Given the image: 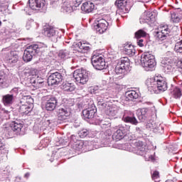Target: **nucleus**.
Segmentation results:
<instances>
[{
  "label": "nucleus",
  "mask_w": 182,
  "mask_h": 182,
  "mask_svg": "<svg viewBox=\"0 0 182 182\" xmlns=\"http://www.w3.org/2000/svg\"><path fill=\"white\" fill-rule=\"evenodd\" d=\"M45 109L47 112H53L59 105V98L55 95H47L43 97Z\"/></svg>",
  "instance_id": "nucleus-5"
},
{
  "label": "nucleus",
  "mask_w": 182,
  "mask_h": 182,
  "mask_svg": "<svg viewBox=\"0 0 182 182\" xmlns=\"http://www.w3.org/2000/svg\"><path fill=\"white\" fill-rule=\"evenodd\" d=\"M71 1L72 0H67L63 3L61 6L62 12L70 14V12L73 11V6H75V4H72Z\"/></svg>",
  "instance_id": "nucleus-27"
},
{
  "label": "nucleus",
  "mask_w": 182,
  "mask_h": 182,
  "mask_svg": "<svg viewBox=\"0 0 182 182\" xmlns=\"http://www.w3.org/2000/svg\"><path fill=\"white\" fill-rule=\"evenodd\" d=\"M2 112H3V113H6V114L9 113V111L5 110V109H2V106L0 104V114H1V113H2Z\"/></svg>",
  "instance_id": "nucleus-59"
},
{
  "label": "nucleus",
  "mask_w": 182,
  "mask_h": 182,
  "mask_svg": "<svg viewBox=\"0 0 182 182\" xmlns=\"http://www.w3.org/2000/svg\"><path fill=\"white\" fill-rule=\"evenodd\" d=\"M73 106L72 102H65L57 110V117L58 120H66L69 116H70V107Z\"/></svg>",
  "instance_id": "nucleus-6"
},
{
  "label": "nucleus",
  "mask_w": 182,
  "mask_h": 182,
  "mask_svg": "<svg viewBox=\"0 0 182 182\" xmlns=\"http://www.w3.org/2000/svg\"><path fill=\"white\" fill-rule=\"evenodd\" d=\"M50 144V138L49 137L44 138L40 142V144H41L43 147H48V146H49Z\"/></svg>",
  "instance_id": "nucleus-43"
},
{
  "label": "nucleus",
  "mask_w": 182,
  "mask_h": 182,
  "mask_svg": "<svg viewBox=\"0 0 182 182\" xmlns=\"http://www.w3.org/2000/svg\"><path fill=\"white\" fill-rule=\"evenodd\" d=\"M63 77H65V74L62 71L50 72V75L48 77V86L59 85L63 80Z\"/></svg>",
  "instance_id": "nucleus-10"
},
{
  "label": "nucleus",
  "mask_w": 182,
  "mask_h": 182,
  "mask_svg": "<svg viewBox=\"0 0 182 182\" xmlns=\"http://www.w3.org/2000/svg\"><path fill=\"white\" fill-rule=\"evenodd\" d=\"M48 46L43 43H38V44H31L28 46L24 50L23 55V60L24 62H31L35 55L41 52H43V49H46Z\"/></svg>",
  "instance_id": "nucleus-2"
},
{
  "label": "nucleus",
  "mask_w": 182,
  "mask_h": 182,
  "mask_svg": "<svg viewBox=\"0 0 182 182\" xmlns=\"http://www.w3.org/2000/svg\"><path fill=\"white\" fill-rule=\"evenodd\" d=\"M59 0H51L50 4L51 5H53V4H56L57 2H58Z\"/></svg>",
  "instance_id": "nucleus-61"
},
{
  "label": "nucleus",
  "mask_w": 182,
  "mask_h": 182,
  "mask_svg": "<svg viewBox=\"0 0 182 182\" xmlns=\"http://www.w3.org/2000/svg\"><path fill=\"white\" fill-rule=\"evenodd\" d=\"M146 85L151 93H163L167 90V82L162 77H153L146 80Z\"/></svg>",
  "instance_id": "nucleus-1"
},
{
  "label": "nucleus",
  "mask_w": 182,
  "mask_h": 182,
  "mask_svg": "<svg viewBox=\"0 0 182 182\" xmlns=\"http://www.w3.org/2000/svg\"><path fill=\"white\" fill-rule=\"evenodd\" d=\"M28 4L33 11H41V9H43L46 1L45 0H28Z\"/></svg>",
  "instance_id": "nucleus-17"
},
{
  "label": "nucleus",
  "mask_w": 182,
  "mask_h": 182,
  "mask_svg": "<svg viewBox=\"0 0 182 182\" xmlns=\"http://www.w3.org/2000/svg\"><path fill=\"white\" fill-rule=\"evenodd\" d=\"M174 50L176 53L182 54V40L176 43Z\"/></svg>",
  "instance_id": "nucleus-41"
},
{
  "label": "nucleus",
  "mask_w": 182,
  "mask_h": 182,
  "mask_svg": "<svg viewBox=\"0 0 182 182\" xmlns=\"http://www.w3.org/2000/svg\"><path fill=\"white\" fill-rule=\"evenodd\" d=\"M106 134H102V137L104 139V141H102V143H106L105 144H107L109 143V135L105 138Z\"/></svg>",
  "instance_id": "nucleus-55"
},
{
  "label": "nucleus",
  "mask_w": 182,
  "mask_h": 182,
  "mask_svg": "<svg viewBox=\"0 0 182 182\" xmlns=\"http://www.w3.org/2000/svg\"><path fill=\"white\" fill-rule=\"evenodd\" d=\"M161 66L164 68L165 73H170L174 70V64L169 58H165L161 61Z\"/></svg>",
  "instance_id": "nucleus-20"
},
{
  "label": "nucleus",
  "mask_w": 182,
  "mask_h": 182,
  "mask_svg": "<svg viewBox=\"0 0 182 182\" xmlns=\"http://www.w3.org/2000/svg\"><path fill=\"white\" fill-rule=\"evenodd\" d=\"M44 35L49 38L52 42L56 43L58 39H60V35H59V31L53 28V27H47L44 28Z\"/></svg>",
  "instance_id": "nucleus-13"
},
{
  "label": "nucleus",
  "mask_w": 182,
  "mask_h": 182,
  "mask_svg": "<svg viewBox=\"0 0 182 182\" xmlns=\"http://www.w3.org/2000/svg\"><path fill=\"white\" fill-rule=\"evenodd\" d=\"M73 77L77 83H80V85H86L89 80L87 71L83 69L75 70L73 73Z\"/></svg>",
  "instance_id": "nucleus-9"
},
{
  "label": "nucleus",
  "mask_w": 182,
  "mask_h": 182,
  "mask_svg": "<svg viewBox=\"0 0 182 182\" xmlns=\"http://www.w3.org/2000/svg\"><path fill=\"white\" fill-rule=\"evenodd\" d=\"M157 14L155 11H145L141 17L144 22H154Z\"/></svg>",
  "instance_id": "nucleus-24"
},
{
  "label": "nucleus",
  "mask_w": 182,
  "mask_h": 182,
  "mask_svg": "<svg viewBox=\"0 0 182 182\" xmlns=\"http://www.w3.org/2000/svg\"><path fill=\"white\" fill-rule=\"evenodd\" d=\"M146 128L149 130H151L153 128V122H149L146 124Z\"/></svg>",
  "instance_id": "nucleus-56"
},
{
  "label": "nucleus",
  "mask_w": 182,
  "mask_h": 182,
  "mask_svg": "<svg viewBox=\"0 0 182 182\" xmlns=\"http://www.w3.org/2000/svg\"><path fill=\"white\" fill-rule=\"evenodd\" d=\"M141 65L146 72H151L156 70L157 63L154 55L147 52L141 55Z\"/></svg>",
  "instance_id": "nucleus-3"
},
{
  "label": "nucleus",
  "mask_w": 182,
  "mask_h": 182,
  "mask_svg": "<svg viewBox=\"0 0 182 182\" xmlns=\"http://www.w3.org/2000/svg\"><path fill=\"white\" fill-rule=\"evenodd\" d=\"M117 113H119V109L116 107H109L106 111V114L109 116V117H110L111 119L112 117H114V116H116Z\"/></svg>",
  "instance_id": "nucleus-33"
},
{
  "label": "nucleus",
  "mask_w": 182,
  "mask_h": 182,
  "mask_svg": "<svg viewBox=\"0 0 182 182\" xmlns=\"http://www.w3.org/2000/svg\"><path fill=\"white\" fill-rule=\"evenodd\" d=\"M136 132L139 133V134H143V129L141 127H136Z\"/></svg>",
  "instance_id": "nucleus-57"
},
{
  "label": "nucleus",
  "mask_w": 182,
  "mask_h": 182,
  "mask_svg": "<svg viewBox=\"0 0 182 182\" xmlns=\"http://www.w3.org/2000/svg\"><path fill=\"white\" fill-rule=\"evenodd\" d=\"M152 131L154 133H164V127L161 126V124L156 123V122H152Z\"/></svg>",
  "instance_id": "nucleus-31"
},
{
  "label": "nucleus",
  "mask_w": 182,
  "mask_h": 182,
  "mask_svg": "<svg viewBox=\"0 0 182 182\" xmlns=\"http://www.w3.org/2000/svg\"><path fill=\"white\" fill-rule=\"evenodd\" d=\"M152 180H157L160 177V173L157 171H154L151 175Z\"/></svg>",
  "instance_id": "nucleus-48"
},
{
  "label": "nucleus",
  "mask_w": 182,
  "mask_h": 182,
  "mask_svg": "<svg viewBox=\"0 0 182 182\" xmlns=\"http://www.w3.org/2000/svg\"><path fill=\"white\" fill-rule=\"evenodd\" d=\"M179 17L181 18V21L182 20V11H179L178 13Z\"/></svg>",
  "instance_id": "nucleus-62"
},
{
  "label": "nucleus",
  "mask_w": 182,
  "mask_h": 182,
  "mask_svg": "<svg viewBox=\"0 0 182 182\" xmlns=\"http://www.w3.org/2000/svg\"><path fill=\"white\" fill-rule=\"evenodd\" d=\"M124 52L128 56H134L136 55V49L134 48V46L132 44H127L124 47Z\"/></svg>",
  "instance_id": "nucleus-30"
},
{
  "label": "nucleus",
  "mask_w": 182,
  "mask_h": 182,
  "mask_svg": "<svg viewBox=\"0 0 182 182\" xmlns=\"http://www.w3.org/2000/svg\"><path fill=\"white\" fill-rule=\"evenodd\" d=\"M89 133H90L89 130L84 129L80 131L78 134L81 139H85V137L89 135Z\"/></svg>",
  "instance_id": "nucleus-45"
},
{
  "label": "nucleus",
  "mask_w": 182,
  "mask_h": 182,
  "mask_svg": "<svg viewBox=\"0 0 182 182\" xmlns=\"http://www.w3.org/2000/svg\"><path fill=\"white\" fill-rule=\"evenodd\" d=\"M166 56H168V58H173V52L167 51L166 53Z\"/></svg>",
  "instance_id": "nucleus-58"
},
{
  "label": "nucleus",
  "mask_w": 182,
  "mask_h": 182,
  "mask_svg": "<svg viewBox=\"0 0 182 182\" xmlns=\"http://www.w3.org/2000/svg\"><path fill=\"white\" fill-rule=\"evenodd\" d=\"M63 89L65 90V92H74V90L76 89V87H75V85L72 83L67 82L64 85H63Z\"/></svg>",
  "instance_id": "nucleus-37"
},
{
  "label": "nucleus",
  "mask_w": 182,
  "mask_h": 182,
  "mask_svg": "<svg viewBox=\"0 0 182 182\" xmlns=\"http://www.w3.org/2000/svg\"><path fill=\"white\" fill-rule=\"evenodd\" d=\"M8 11V2L6 0H0V13L5 15Z\"/></svg>",
  "instance_id": "nucleus-35"
},
{
  "label": "nucleus",
  "mask_w": 182,
  "mask_h": 182,
  "mask_svg": "<svg viewBox=\"0 0 182 182\" xmlns=\"http://www.w3.org/2000/svg\"><path fill=\"white\" fill-rule=\"evenodd\" d=\"M147 151H149V149H147V147L146 146L144 142L141 141H138L135 142L136 154H138L139 156H144L147 154Z\"/></svg>",
  "instance_id": "nucleus-18"
},
{
  "label": "nucleus",
  "mask_w": 182,
  "mask_h": 182,
  "mask_svg": "<svg viewBox=\"0 0 182 182\" xmlns=\"http://www.w3.org/2000/svg\"><path fill=\"white\" fill-rule=\"evenodd\" d=\"M171 18V21H173V22H174L175 23H178V22L181 21L178 13H174V12L172 13Z\"/></svg>",
  "instance_id": "nucleus-40"
},
{
  "label": "nucleus",
  "mask_w": 182,
  "mask_h": 182,
  "mask_svg": "<svg viewBox=\"0 0 182 182\" xmlns=\"http://www.w3.org/2000/svg\"><path fill=\"white\" fill-rule=\"evenodd\" d=\"M75 150H77V151H80L82 149H83V141H77L74 145Z\"/></svg>",
  "instance_id": "nucleus-46"
},
{
  "label": "nucleus",
  "mask_w": 182,
  "mask_h": 182,
  "mask_svg": "<svg viewBox=\"0 0 182 182\" xmlns=\"http://www.w3.org/2000/svg\"><path fill=\"white\" fill-rule=\"evenodd\" d=\"M95 9V4L92 1H85L81 6V11L84 14H90Z\"/></svg>",
  "instance_id": "nucleus-25"
},
{
  "label": "nucleus",
  "mask_w": 182,
  "mask_h": 182,
  "mask_svg": "<svg viewBox=\"0 0 182 182\" xmlns=\"http://www.w3.org/2000/svg\"><path fill=\"white\" fill-rule=\"evenodd\" d=\"M127 129L128 127L126 124L119 125L117 131L113 134L112 139H114V141H119L122 140V139H124V136H126V133L128 132Z\"/></svg>",
  "instance_id": "nucleus-15"
},
{
  "label": "nucleus",
  "mask_w": 182,
  "mask_h": 182,
  "mask_svg": "<svg viewBox=\"0 0 182 182\" xmlns=\"http://www.w3.org/2000/svg\"><path fill=\"white\" fill-rule=\"evenodd\" d=\"M137 118L140 122H147L150 120L151 114L149 108H141L136 112Z\"/></svg>",
  "instance_id": "nucleus-16"
},
{
  "label": "nucleus",
  "mask_w": 182,
  "mask_h": 182,
  "mask_svg": "<svg viewBox=\"0 0 182 182\" xmlns=\"http://www.w3.org/2000/svg\"><path fill=\"white\" fill-rule=\"evenodd\" d=\"M4 122V118L2 117V114H0V124Z\"/></svg>",
  "instance_id": "nucleus-63"
},
{
  "label": "nucleus",
  "mask_w": 182,
  "mask_h": 182,
  "mask_svg": "<svg viewBox=\"0 0 182 182\" xmlns=\"http://www.w3.org/2000/svg\"><path fill=\"white\" fill-rule=\"evenodd\" d=\"M19 95L21 99H28L29 96L26 95V91L22 90L20 87H14L10 91V95L15 99Z\"/></svg>",
  "instance_id": "nucleus-21"
},
{
  "label": "nucleus",
  "mask_w": 182,
  "mask_h": 182,
  "mask_svg": "<svg viewBox=\"0 0 182 182\" xmlns=\"http://www.w3.org/2000/svg\"><path fill=\"white\" fill-rule=\"evenodd\" d=\"M83 45H85V43H82L81 41H80L75 44V48H78V49H80L79 50L82 52V49L83 48Z\"/></svg>",
  "instance_id": "nucleus-51"
},
{
  "label": "nucleus",
  "mask_w": 182,
  "mask_h": 182,
  "mask_svg": "<svg viewBox=\"0 0 182 182\" xmlns=\"http://www.w3.org/2000/svg\"><path fill=\"white\" fill-rule=\"evenodd\" d=\"M9 150L8 147H6V144H5L2 141H0V154H8Z\"/></svg>",
  "instance_id": "nucleus-39"
},
{
  "label": "nucleus",
  "mask_w": 182,
  "mask_h": 182,
  "mask_svg": "<svg viewBox=\"0 0 182 182\" xmlns=\"http://www.w3.org/2000/svg\"><path fill=\"white\" fill-rule=\"evenodd\" d=\"M23 76H28V78L26 79L27 83H31L33 86L36 87V79L32 77V75H29V73L23 72Z\"/></svg>",
  "instance_id": "nucleus-36"
},
{
  "label": "nucleus",
  "mask_w": 182,
  "mask_h": 182,
  "mask_svg": "<svg viewBox=\"0 0 182 182\" xmlns=\"http://www.w3.org/2000/svg\"><path fill=\"white\" fill-rule=\"evenodd\" d=\"M45 85L43 79L38 78L36 81V87H42Z\"/></svg>",
  "instance_id": "nucleus-47"
},
{
  "label": "nucleus",
  "mask_w": 182,
  "mask_h": 182,
  "mask_svg": "<svg viewBox=\"0 0 182 182\" xmlns=\"http://www.w3.org/2000/svg\"><path fill=\"white\" fill-rule=\"evenodd\" d=\"M96 22L94 25V29H95L97 33L102 35V33H105V31H107V27L110 23V21L106 20V18H97Z\"/></svg>",
  "instance_id": "nucleus-11"
},
{
  "label": "nucleus",
  "mask_w": 182,
  "mask_h": 182,
  "mask_svg": "<svg viewBox=\"0 0 182 182\" xmlns=\"http://www.w3.org/2000/svg\"><path fill=\"white\" fill-rule=\"evenodd\" d=\"M122 119L126 123H131V124H134V126H137V124H139V121H137L136 117L125 116L123 117Z\"/></svg>",
  "instance_id": "nucleus-34"
},
{
  "label": "nucleus",
  "mask_w": 182,
  "mask_h": 182,
  "mask_svg": "<svg viewBox=\"0 0 182 182\" xmlns=\"http://www.w3.org/2000/svg\"><path fill=\"white\" fill-rule=\"evenodd\" d=\"M83 0H71V4H74V7L75 8H77V6H79V5H80V4H82V1Z\"/></svg>",
  "instance_id": "nucleus-49"
},
{
  "label": "nucleus",
  "mask_w": 182,
  "mask_h": 182,
  "mask_svg": "<svg viewBox=\"0 0 182 182\" xmlns=\"http://www.w3.org/2000/svg\"><path fill=\"white\" fill-rule=\"evenodd\" d=\"M58 56L61 59H69V58H70V54L68 50H61L58 53Z\"/></svg>",
  "instance_id": "nucleus-38"
},
{
  "label": "nucleus",
  "mask_w": 182,
  "mask_h": 182,
  "mask_svg": "<svg viewBox=\"0 0 182 182\" xmlns=\"http://www.w3.org/2000/svg\"><path fill=\"white\" fill-rule=\"evenodd\" d=\"M130 68V60L127 57L121 58L115 67L117 75H123Z\"/></svg>",
  "instance_id": "nucleus-8"
},
{
  "label": "nucleus",
  "mask_w": 182,
  "mask_h": 182,
  "mask_svg": "<svg viewBox=\"0 0 182 182\" xmlns=\"http://www.w3.org/2000/svg\"><path fill=\"white\" fill-rule=\"evenodd\" d=\"M125 100L126 102H130L134 100V99H138L139 98V93L136 92L135 90H130L127 91L125 93Z\"/></svg>",
  "instance_id": "nucleus-28"
},
{
  "label": "nucleus",
  "mask_w": 182,
  "mask_h": 182,
  "mask_svg": "<svg viewBox=\"0 0 182 182\" xmlns=\"http://www.w3.org/2000/svg\"><path fill=\"white\" fill-rule=\"evenodd\" d=\"M147 36V33L144 31V30L143 29H139L135 32L134 36L136 39H137L136 43L138 46H139L140 48H143V46L146 45V41L141 39V38H145V36Z\"/></svg>",
  "instance_id": "nucleus-19"
},
{
  "label": "nucleus",
  "mask_w": 182,
  "mask_h": 182,
  "mask_svg": "<svg viewBox=\"0 0 182 182\" xmlns=\"http://www.w3.org/2000/svg\"><path fill=\"white\" fill-rule=\"evenodd\" d=\"M114 5L118 8L117 12L121 16H123L124 14H129L132 8L130 0H116Z\"/></svg>",
  "instance_id": "nucleus-7"
},
{
  "label": "nucleus",
  "mask_w": 182,
  "mask_h": 182,
  "mask_svg": "<svg viewBox=\"0 0 182 182\" xmlns=\"http://www.w3.org/2000/svg\"><path fill=\"white\" fill-rule=\"evenodd\" d=\"M91 63L93 68L97 70H103V69H106L107 67V65H106L105 58L99 55H92Z\"/></svg>",
  "instance_id": "nucleus-12"
},
{
  "label": "nucleus",
  "mask_w": 182,
  "mask_h": 182,
  "mask_svg": "<svg viewBox=\"0 0 182 182\" xmlns=\"http://www.w3.org/2000/svg\"><path fill=\"white\" fill-rule=\"evenodd\" d=\"M54 124H55V120L53 119H47L46 121V124H47V126H49V127H52V126H53Z\"/></svg>",
  "instance_id": "nucleus-53"
},
{
  "label": "nucleus",
  "mask_w": 182,
  "mask_h": 182,
  "mask_svg": "<svg viewBox=\"0 0 182 182\" xmlns=\"http://www.w3.org/2000/svg\"><path fill=\"white\" fill-rule=\"evenodd\" d=\"M4 79H5V76L4 75V73L0 72V86L1 87H4Z\"/></svg>",
  "instance_id": "nucleus-50"
},
{
  "label": "nucleus",
  "mask_w": 182,
  "mask_h": 182,
  "mask_svg": "<svg viewBox=\"0 0 182 182\" xmlns=\"http://www.w3.org/2000/svg\"><path fill=\"white\" fill-rule=\"evenodd\" d=\"M97 100L98 102V105L99 106H105V102H107L106 100H102V101H100V97H98L97 98Z\"/></svg>",
  "instance_id": "nucleus-54"
},
{
  "label": "nucleus",
  "mask_w": 182,
  "mask_h": 182,
  "mask_svg": "<svg viewBox=\"0 0 182 182\" xmlns=\"http://www.w3.org/2000/svg\"><path fill=\"white\" fill-rule=\"evenodd\" d=\"M14 100L15 98L14 97V95H11L10 94L3 95L1 99L3 105L7 107L12 106V105H14Z\"/></svg>",
  "instance_id": "nucleus-26"
},
{
  "label": "nucleus",
  "mask_w": 182,
  "mask_h": 182,
  "mask_svg": "<svg viewBox=\"0 0 182 182\" xmlns=\"http://www.w3.org/2000/svg\"><path fill=\"white\" fill-rule=\"evenodd\" d=\"M25 177H29V173H26L25 174Z\"/></svg>",
  "instance_id": "nucleus-64"
},
{
  "label": "nucleus",
  "mask_w": 182,
  "mask_h": 182,
  "mask_svg": "<svg viewBox=\"0 0 182 182\" xmlns=\"http://www.w3.org/2000/svg\"><path fill=\"white\" fill-rule=\"evenodd\" d=\"M1 33H3L4 36H10L11 32H9V30L4 28L1 30Z\"/></svg>",
  "instance_id": "nucleus-52"
},
{
  "label": "nucleus",
  "mask_w": 182,
  "mask_h": 182,
  "mask_svg": "<svg viewBox=\"0 0 182 182\" xmlns=\"http://www.w3.org/2000/svg\"><path fill=\"white\" fill-rule=\"evenodd\" d=\"M179 69H181L182 70V59H181L179 61H178V63H177Z\"/></svg>",
  "instance_id": "nucleus-60"
},
{
  "label": "nucleus",
  "mask_w": 182,
  "mask_h": 182,
  "mask_svg": "<svg viewBox=\"0 0 182 182\" xmlns=\"http://www.w3.org/2000/svg\"><path fill=\"white\" fill-rule=\"evenodd\" d=\"M99 90H102L99 85L91 86L89 87L90 93H91L92 95H96V93H97Z\"/></svg>",
  "instance_id": "nucleus-42"
},
{
  "label": "nucleus",
  "mask_w": 182,
  "mask_h": 182,
  "mask_svg": "<svg viewBox=\"0 0 182 182\" xmlns=\"http://www.w3.org/2000/svg\"><path fill=\"white\" fill-rule=\"evenodd\" d=\"M169 94L171 95V97H173V99H180L182 96L181 90L178 88V87H173L169 92Z\"/></svg>",
  "instance_id": "nucleus-29"
},
{
  "label": "nucleus",
  "mask_w": 182,
  "mask_h": 182,
  "mask_svg": "<svg viewBox=\"0 0 182 182\" xmlns=\"http://www.w3.org/2000/svg\"><path fill=\"white\" fill-rule=\"evenodd\" d=\"M170 33V28H168V26H161L158 31L156 32V41H165V39L168 36V34Z\"/></svg>",
  "instance_id": "nucleus-14"
},
{
  "label": "nucleus",
  "mask_w": 182,
  "mask_h": 182,
  "mask_svg": "<svg viewBox=\"0 0 182 182\" xmlns=\"http://www.w3.org/2000/svg\"><path fill=\"white\" fill-rule=\"evenodd\" d=\"M97 109L96 107L92 106L91 107H88L82 111V115L84 119L86 120H89L90 119H93L95 117V114L96 113Z\"/></svg>",
  "instance_id": "nucleus-23"
},
{
  "label": "nucleus",
  "mask_w": 182,
  "mask_h": 182,
  "mask_svg": "<svg viewBox=\"0 0 182 182\" xmlns=\"http://www.w3.org/2000/svg\"><path fill=\"white\" fill-rule=\"evenodd\" d=\"M90 49H92V47H90V44L84 43V45L82 46V49L81 50V52L82 53H87V52L90 51Z\"/></svg>",
  "instance_id": "nucleus-44"
},
{
  "label": "nucleus",
  "mask_w": 182,
  "mask_h": 182,
  "mask_svg": "<svg viewBox=\"0 0 182 182\" xmlns=\"http://www.w3.org/2000/svg\"><path fill=\"white\" fill-rule=\"evenodd\" d=\"M18 112L21 114H29L32 112V107L28 105H22L20 106Z\"/></svg>",
  "instance_id": "nucleus-32"
},
{
  "label": "nucleus",
  "mask_w": 182,
  "mask_h": 182,
  "mask_svg": "<svg viewBox=\"0 0 182 182\" xmlns=\"http://www.w3.org/2000/svg\"><path fill=\"white\" fill-rule=\"evenodd\" d=\"M18 60H19V55L16 51H11L6 59V63L10 66H15L18 63Z\"/></svg>",
  "instance_id": "nucleus-22"
},
{
  "label": "nucleus",
  "mask_w": 182,
  "mask_h": 182,
  "mask_svg": "<svg viewBox=\"0 0 182 182\" xmlns=\"http://www.w3.org/2000/svg\"><path fill=\"white\" fill-rule=\"evenodd\" d=\"M23 127V124H22L21 121H14L10 124V125L4 129V133L7 139H11V137L15 136V134L19 133V132L22 130Z\"/></svg>",
  "instance_id": "nucleus-4"
}]
</instances>
